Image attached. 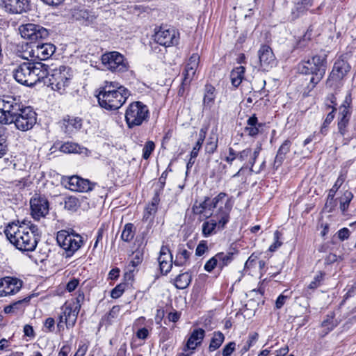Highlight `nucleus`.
<instances>
[{"label": "nucleus", "mask_w": 356, "mask_h": 356, "mask_svg": "<svg viewBox=\"0 0 356 356\" xmlns=\"http://www.w3.org/2000/svg\"><path fill=\"white\" fill-rule=\"evenodd\" d=\"M350 70V65L348 63L342 59H337L333 66L331 76L333 79L341 80L342 79Z\"/></svg>", "instance_id": "25"}, {"label": "nucleus", "mask_w": 356, "mask_h": 356, "mask_svg": "<svg viewBox=\"0 0 356 356\" xmlns=\"http://www.w3.org/2000/svg\"><path fill=\"white\" fill-rule=\"evenodd\" d=\"M149 335V331L147 328L139 329L136 332V337L140 339H146Z\"/></svg>", "instance_id": "63"}, {"label": "nucleus", "mask_w": 356, "mask_h": 356, "mask_svg": "<svg viewBox=\"0 0 356 356\" xmlns=\"http://www.w3.org/2000/svg\"><path fill=\"white\" fill-rule=\"evenodd\" d=\"M77 20L83 21L85 25L92 24L96 19L94 14L87 10H80L75 14Z\"/></svg>", "instance_id": "37"}, {"label": "nucleus", "mask_w": 356, "mask_h": 356, "mask_svg": "<svg viewBox=\"0 0 356 356\" xmlns=\"http://www.w3.org/2000/svg\"><path fill=\"white\" fill-rule=\"evenodd\" d=\"M56 241L58 245L65 250V257H72L83 244L81 235L66 230L57 232Z\"/></svg>", "instance_id": "9"}, {"label": "nucleus", "mask_w": 356, "mask_h": 356, "mask_svg": "<svg viewBox=\"0 0 356 356\" xmlns=\"http://www.w3.org/2000/svg\"><path fill=\"white\" fill-rule=\"evenodd\" d=\"M218 262V267L222 269L225 266H227L233 260L234 253L229 252H219L216 254Z\"/></svg>", "instance_id": "39"}, {"label": "nucleus", "mask_w": 356, "mask_h": 356, "mask_svg": "<svg viewBox=\"0 0 356 356\" xmlns=\"http://www.w3.org/2000/svg\"><path fill=\"white\" fill-rule=\"evenodd\" d=\"M56 51V47L51 43H33L28 47L22 54V58L33 60H45L51 57Z\"/></svg>", "instance_id": "11"}, {"label": "nucleus", "mask_w": 356, "mask_h": 356, "mask_svg": "<svg viewBox=\"0 0 356 356\" xmlns=\"http://www.w3.org/2000/svg\"><path fill=\"white\" fill-rule=\"evenodd\" d=\"M328 108H332V111H330L327 115L326 118L325 119L323 125L321 128V133L323 134V129H325L328 127V125L331 123V122L333 120L334 118V111H336V108L334 106H328Z\"/></svg>", "instance_id": "52"}, {"label": "nucleus", "mask_w": 356, "mask_h": 356, "mask_svg": "<svg viewBox=\"0 0 356 356\" xmlns=\"http://www.w3.org/2000/svg\"><path fill=\"white\" fill-rule=\"evenodd\" d=\"M200 58V56L197 54H193L189 58L185 70L183 72V84L187 85L191 81L198 67Z\"/></svg>", "instance_id": "22"}, {"label": "nucleus", "mask_w": 356, "mask_h": 356, "mask_svg": "<svg viewBox=\"0 0 356 356\" xmlns=\"http://www.w3.org/2000/svg\"><path fill=\"white\" fill-rule=\"evenodd\" d=\"M191 254L192 252L187 250L184 245H179L176 258L174 261L175 265L178 266L186 265Z\"/></svg>", "instance_id": "31"}, {"label": "nucleus", "mask_w": 356, "mask_h": 356, "mask_svg": "<svg viewBox=\"0 0 356 356\" xmlns=\"http://www.w3.org/2000/svg\"><path fill=\"white\" fill-rule=\"evenodd\" d=\"M215 88L211 85L205 86V92L203 98V109L210 110L214 104L216 98Z\"/></svg>", "instance_id": "30"}, {"label": "nucleus", "mask_w": 356, "mask_h": 356, "mask_svg": "<svg viewBox=\"0 0 356 356\" xmlns=\"http://www.w3.org/2000/svg\"><path fill=\"white\" fill-rule=\"evenodd\" d=\"M124 284H120L117 285L111 292V296L113 298H120L124 291Z\"/></svg>", "instance_id": "57"}, {"label": "nucleus", "mask_w": 356, "mask_h": 356, "mask_svg": "<svg viewBox=\"0 0 356 356\" xmlns=\"http://www.w3.org/2000/svg\"><path fill=\"white\" fill-rule=\"evenodd\" d=\"M339 110H340L339 119H346V120H350V115H351L350 109L346 108V107H344V108L340 107Z\"/></svg>", "instance_id": "62"}, {"label": "nucleus", "mask_w": 356, "mask_h": 356, "mask_svg": "<svg viewBox=\"0 0 356 356\" xmlns=\"http://www.w3.org/2000/svg\"><path fill=\"white\" fill-rule=\"evenodd\" d=\"M4 233L9 241L21 251L32 252L37 246L38 228L31 222H10L6 226Z\"/></svg>", "instance_id": "1"}, {"label": "nucleus", "mask_w": 356, "mask_h": 356, "mask_svg": "<svg viewBox=\"0 0 356 356\" xmlns=\"http://www.w3.org/2000/svg\"><path fill=\"white\" fill-rule=\"evenodd\" d=\"M337 325L338 322L334 319V314L333 313L327 314L321 324L322 327L325 330V334L332 330Z\"/></svg>", "instance_id": "40"}, {"label": "nucleus", "mask_w": 356, "mask_h": 356, "mask_svg": "<svg viewBox=\"0 0 356 356\" xmlns=\"http://www.w3.org/2000/svg\"><path fill=\"white\" fill-rule=\"evenodd\" d=\"M30 300V297L25 298L22 300H19L13 302V304L8 305L4 307V312L6 314H10L15 312L16 310H19L22 309V305L25 302H28Z\"/></svg>", "instance_id": "44"}, {"label": "nucleus", "mask_w": 356, "mask_h": 356, "mask_svg": "<svg viewBox=\"0 0 356 356\" xmlns=\"http://www.w3.org/2000/svg\"><path fill=\"white\" fill-rule=\"evenodd\" d=\"M236 344L234 341L227 343L222 350V356H231L236 350Z\"/></svg>", "instance_id": "53"}, {"label": "nucleus", "mask_w": 356, "mask_h": 356, "mask_svg": "<svg viewBox=\"0 0 356 356\" xmlns=\"http://www.w3.org/2000/svg\"><path fill=\"white\" fill-rule=\"evenodd\" d=\"M209 140L207 143L206 150L207 152L213 153L218 147V138L216 137H210Z\"/></svg>", "instance_id": "55"}, {"label": "nucleus", "mask_w": 356, "mask_h": 356, "mask_svg": "<svg viewBox=\"0 0 356 356\" xmlns=\"http://www.w3.org/2000/svg\"><path fill=\"white\" fill-rule=\"evenodd\" d=\"M80 307L78 302L65 303L61 307L67 328L72 327L75 325Z\"/></svg>", "instance_id": "21"}, {"label": "nucleus", "mask_w": 356, "mask_h": 356, "mask_svg": "<svg viewBox=\"0 0 356 356\" xmlns=\"http://www.w3.org/2000/svg\"><path fill=\"white\" fill-rule=\"evenodd\" d=\"M134 237V225L131 223H127L124 225L121 234V238L126 242L131 241Z\"/></svg>", "instance_id": "45"}, {"label": "nucleus", "mask_w": 356, "mask_h": 356, "mask_svg": "<svg viewBox=\"0 0 356 356\" xmlns=\"http://www.w3.org/2000/svg\"><path fill=\"white\" fill-rule=\"evenodd\" d=\"M120 312V307L119 305L113 306L107 315V319L111 321L113 318H117Z\"/></svg>", "instance_id": "59"}, {"label": "nucleus", "mask_w": 356, "mask_h": 356, "mask_svg": "<svg viewBox=\"0 0 356 356\" xmlns=\"http://www.w3.org/2000/svg\"><path fill=\"white\" fill-rule=\"evenodd\" d=\"M291 146V142L289 140H286L279 147L273 163L274 169L277 170L282 165L286 154L290 151Z\"/></svg>", "instance_id": "28"}, {"label": "nucleus", "mask_w": 356, "mask_h": 356, "mask_svg": "<svg viewBox=\"0 0 356 356\" xmlns=\"http://www.w3.org/2000/svg\"><path fill=\"white\" fill-rule=\"evenodd\" d=\"M94 183L88 179L81 178L78 176H72L67 179L65 187L70 191L81 193L88 192L93 189Z\"/></svg>", "instance_id": "20"}, {"label": "nucleus", "mask_w": 356, "mask_h": 356, "mask_svg": "<svg viewBox=\"0 0 356 356\" xmlns=\"http://www.w3.org/2000/svg\"><path fill=\"white\" fill-rule=\"evenodd\" d=\"M232 207L230 200L227 199L224 206L219 207L218 210L211 216V219L202 223V232L204 236L208 237L225 227L230 219L229 214Z\"/></svg>", "instance_id": "5"}, {"label": "nucleus", "mask_w": 356, "mask_h": 356, "mask_svg": "<svg viewBox=\"0 0 356 356\" xmlns=\"http://www.w3.org/2000/svg\"><path fill=\"white\" fill-rule=\"evenodd\" d=\"M30 204L31 215L36 220L44 218L49 213V202L44 197H33L31 199Z\"/></svg>", "instance_id": "19"}, {"label": "nucleus", "mask_w": 356, "mask_h": 356, "mask_svg": "<svg viewBox=\"0 0 356 356\" xmlns=\"http://www.w3.org/2000/svg\"><path fill=\"white\" fill-rule=\"evenodd\" d=\"M225 339V335L221 332H214L209 346V352H213L218 349L224 342Z\"/></svg>", "instance_id": "35"}, {"label": "nucleus", "mask_w": 356, "mask_h": 356, "mask_svg": "<svg viewBox=\"0 0 356 356\" xmlns=\"http://www.w3.org/2000/svg\"><path fill=\"white\" fill-rule=\"evenodd\" d=\"M337 235L339 238L343 241L349 237L350 231L347 228H343L338 231Z\"/></svg>", "instance_id": "64"}, {"label": "nucleus", "mask_w": 356, "mask_h": 356, "mask_svg": "<svg viewBox=\"0 0 356 356\" xmlns=\"http://www.w3.org/2000/svg\"><path fill=\"white\" fill-rule=\"evenodd\" d=\"M349 120H346V119H339V122H338V129H339V133L342 136H344L345 134H346V127L349 122Z\"/></svg>", "instance_id": "58"}, {"label": "nucleus", "mask_w": 356, "mask_h": 356, "mask_svg": "<svg viewBox=\"0 0 356 356\" xmlns=\"http://www.w3.org/2000/svg\"><path fill=\"white\" fill-rule=\"evenodd\" d=\"M19 32L23 38L30 40L31 43L39 39L45 38L49 35L45 28L34 24L20 26Z\"/></svg>", "instance_id": "14"}, {"label": "nucleus", "mask_w": 356, "mask_h": 356, "mask_svg": "<svg viewBox=\"0 0 356 356\" xmlns=\"http://www.w3.org/2000/svg\"><path fill=\"white\" fill-rule=\"evenodd\" d=\"M23 282L16 277H5L0 279V297L12 296L19 291Z\"/></svg>", "instance_id": "17"}, {"label": "nucleus", "mask_w": 356, "mask_h": 356, "mask_svg": "<svg viewBox=\"0 0 356 356\" xmlns=\"http://www.w3.org/2000/svg\"><path fill=\"white\" fill-rule=\"evenodd\" d=\"M192 277L188 272L179 274L175 280V285L179 289H185L191 282Z\"/></svg>", "instance_id": "34"}, {"label": "nucleus", "mask_w": 356, "mask_h": 356, "mask_svg": "<svg viewBox=\"0 0 356 356\" xmlns=\"http://www.w3.org/2000/svg\"><path fill=\"white\" fill-rule=\"evenodd\" d=\"M245 68L243 66H238L232 70L230 74L232 84L234 87H238L244 79Z\"/></svg>", "instance_id": "33"}, {"label": "nucleus", "mask_w": 356, "mask_h": 356, "mask_svg": "<svg viewBox=\"0 0 356 356\" xmlns=\"http://www.w3.org/2000/svg\"><path fill=\"white\" fill-rule=\"evenodd\" d=\"M149 118V111L147 106L140 101L129 104L124 113V120L129 129L141 126L148 122Z\"/></svg>", "instance_id": "7"}, {"label": "nucleus", "mask_w": 356, "mask_h": 356, "mask_svg": "<svg viewBox=\"0 0 356 356\" xmlns=\"http://www.w3.org/2000/svg\"><path fill=\"white\" fill-rule=\"evenodd\" d=\"M346 175H347L346 170H343L340 172L338 179H337V181L334 183L332 188L329 191L328 199L332 200L334 198V196L336 192L338 191V189L341 186V185L345 181V180L346 179Z\"/></svg>", "instance_id": "38"}, {"label": "nucleus", "mask_w": 356, "mask_h": 356, "mask_svg": "<svg viewBox=\"0 0 356 356\" xmlns=\"http://www.w3.org/2000/svg\"><path fill=\"white\" fill-rule=\"evenodd\" d=\"M16 105L18 106L13 113H8L6 117H2L3 124H9L14 123L15 127L22 131H28L36 123V113L29 106L24 107L19 102V99L15 98Z\"/></svg>", "instance_id": "4"}, {"label": "nucleus", "mask_w": 356, "mask_h": 356, "mask_svg": "<svg viewBox=\"0 0 356 356\" xmlns=\"http://www.w3.org/2000/svg\"><path fill=\"white\" fill-rule=\"evenodd\" d=\"M235 159H237L236 152L232 147H229V155L225 157V160L231 165Z\"/></svg>", "instance_id": "61"}, {"label": "nucleus", "mask_w": 356, "mask_h": 356, "mask_svg": "<svg viewBox=\"0 0 356 356\" xmlns=\"http://www.w3.org/2000/svg\"><path fill=\"white\" fill-rule=\"evenodd\" d=\"M311 32L312 29L310 28L308 29L307 31L302 36L301 39H300L296 44L297 48L304 49L308 46V44L311 40Z\"/></svg>", "instance_id": "47"}, {"label": "nucleus", "mask_w": 356, "mask_h": 356, "mask_svg": "<svg viewBox=\"0 0 356 356\" xmlns=\"http://www.w3.org/2000/svg\"><path fill=\"white\" fill-rule=\"evenodd\" d=\"M208 247L207 245V243L204 241H202L198 244V245L196 248L195 250V254L197 256H202L205 253V252L207 250Z\"/></svg>", "instance_id": "60"}, {"label": "nucleus", "mask_w": 356, "mask_h": 356, "mask_svg": "<svg viewBox=\"0 0 356 356\" xmlns=\"http://www.w3.org/2000/svg\"><path fill=\"white\" fill-rule=\"evenodd\" d=\"M261 150V145L258 146L254 149V151L251 148H246L241 152H237V159L241 162H244V164L241 166L240 170L234 175L237 177L240 174L241 171L244 168H250V170H252V168L255 163V161Z\"/></svg>", "instance_id": "15"}, {"label": "nucleus", "mask_w": 356, "mask_h": 356, "mask_svg": "<svg viewBox=\"0 0 356 356\" xmlns=\"http://www.w3.org/2000/svg\"><path fill=\"white\" fill-rule=\"evenodd\" d=\"M263 126L262 123L259 122L257 116L253 115L248 119L245 131L250 136L254 137L259 134Z\"/></svg>", "instance_id": "29"}, {"label": "nucleus", "mask_w": 356, "mask_h": 356, "mask_svg": "<svg viewBox=\"0 0 356 356\" xmlns=\"http://www.w3.org/2000/svg\"><path fill=\"white\" fill-rule=\"evenodd\" d=\"M99 90L97 95L98 102L101 107L106 110L119 109L130 95L126 88L115 81H106Z\"/></svg>", "instance_id": "2"}, {"label": "nucleus", "mask_w": 356, "mask_h": 356, "mask_svg": "<svg viewBox=\"0 0 356 356\" xmlns=\"http://www.w3.org/2000/svg\"><path fill=\"white\" fill-rule=\"evenodd\" d=\"M205 334V331L203 329L199 328L195 329L191 333L188 338L186 346L184 348V350H194L196 347L200 345L203 340Z\"/></svg>", "instance_id": "26"}, {"label": "nucleus", "mask_w": 356, "mask_h": 356, "mask_svg": "<svg viewBox=\"0 0 356 356\" xmlns=\"http://www.w3.org/2000/svg\"><path fill=\"white\" fill-rule=\"evenodd\" d=\"M154 41L164 47L177 45L179 40V33L175 29L161 27L154 35Z\"/></svg>", "instance_id": "13"}, {"label": "nucleus", "mask_w": 356, "mask_h": 356, "mask_svg": "<svg viewBox=\"0 0 356 356\" xmlns=\"http://www.w3.org/2000/svg\"><path fill=\"white\" fill-rule=\"evenodd\" d=\"M158 261L162 273L167 274L170 272L172 266V256L167 246L161 247Z\"/></svg>", "instance_id": "23"}, {"label": "nucleus", "mask_w": 356, "mask_h": 356, "mask_svg": "<svg viewBox=\"0 0 356 356\" xmlns=\"http://www.w3.org/2000/svg\"><path fill=\"white\" fill-rule=\"evenodd\" d=\"M65 132L71 134L79 131L83 125V120L79 117L67 115L63 119Z\"/></svg>", "instance_id": "27"}, {"label": "nucleus", "mask_w": 356, "mask_h": 356, "mask_svg": "<svg viewBox=\"0 0 356 356\" xmlns=\"http://www.w3.org/2000/svg\"><path fill=\"white\" fill-rule=\"evenodd\" d=\"M79 207V201L78 198L74 196H68L65 197L64 207L68 211H74Z\"/></svg>", "instance_id": "43"}, {"label": "nucleus", "mask_w": 356, "mask_h": 356, "mask_svg": "<svg viewBox=\"0 0 356 356\" xmlns=\"http://www.w3.org/2000/svg\"><path fill=\"white\" fill-rule=\"evenodd\" d=\"M353 197V195L351 192L346 191L344 193L340 202V208L343 212L346 211Z\"/></svg>", "instance_id": "46"}, {"label": "nucleus", "mask_w": 356, "mask_h": 356, "mask_svg": "<svg viewBox=\"0 0 356 356\" xmlns=\"http://www.w3.org/2000/svg\"><path fill=\"white\" fill-rule=\"evenodd\" d=\"M216 266H218V262L215 255L206 262L204 268L206 271L211 272Z\"/></svg>", "instance_id": "56"}, {"label": "nucleus", "mask_w": 356, "mask_h": 356, "mask_svg": "<svg viewBox=\"0 0 356 356\" xmlns=\"http://www.w3.org/2000/svg\"><path fill=\"white\" fill-rule=\"evenodd\" d=\"M154 148L155 145L153 141L149 140L146 142L143 149V158L148 159Z\"/></svg>", "instance_id": "50"}, {"label": "nucleus", "mask_w": 356, "mask_h": 356, "mask_svg": "<svg viewBox=\"0 0 356 356\" xmlns=\"http://www.w3.org/2000/svg\"><path fill=\"white\" fill-rule=\"evenodd\" d=\"M18 106L15 103V97L13 96L0 97V122L3 124V118L6 117L8 113H13Z\"/></svg>", "instance_id": "24"}, {"label": "nucleus", "mask_w": 356, "mask_h": 356, "mask_svg": "<svg viewBox=\"0 0 356 356\" xmlns=\"http://www.w3.org/2000/svg\"><path fill=\"white\" fill-rule=\"evenodd\" d=\"M47 75L48 83L51 89L63 94L69 86L72 78V70L69 67L60 65L58 67L50 68Z\"/></svg>", "instance_id": "8"}, {"label": "nucleus", "mask_w": 356, "mask_h": 356, "mask_svg": "<svg viewBox=\"0 0 356 356\" xmlns=\"http://www.w3.org/2000/svg\"><path fill=\"white\" fill-rule=\"evenodd\" d=\"M82 149H83V148L81 147L80 145H79L76 143H72V142L65 143L60 147V152L67 153V154L82 153L83 152Z\"/></svg>", "instance_id": "41"}, {"label": "nucleus", "mask_w": 356, "mask_h": 356, "mask_svg": "<svg viewBox=\"0 0 356 356\" xmlns=\"http://www.w3.org/2000/svg\"><path fill=\"white\" fill-rule=\"evenodd\" d=\"M49 65L40 62H24L13 70L16 81L22 85L31 86L38 82L44 81L49 74Z\"/></svg>", "instance_id": "3"}, {"label": "nucleus", "mask_w": 356, "mask_h": 356, "mask_svg": "<svg viewBox=\"0 0 356 356\" xmlns=\"http://www.w3.org/2000/svg\"><path fill=\"white\" fill-rule=\"evenodd\" d=\"M206 134H207L206 129H204L203 128L200 129V131L199 132V138L191 152V159H195L197 156L198 152H199V151L202 147V145L204 140Z\"/></svg>", "instance_id": "42"}, {"label": "nucleus", "mask_w": 356, "mask_h": 356, "mask_svg": "<svg viewBox=\"0 0 356 356\" xmlns=\"http://www.w3.org/2000/svg\"><path fill=\"white\" fill-rule=\"evenodd\" d=\"M7 152L6 136L4 129H0V158L3 157Z\"/></svg>", "instance_id": "51"}, {"label": "nucleus", "mask_w": 356, "mask_h": 356, "mask_svg": "<svg viewBox=\"0 0 356 356\" xmlns=\"http://www.w3.org/2000/svg\"><path fill=\"white\" fill-rule=\"evenodd\" d=\"M1 6L6 13L10 15H20L30 9L29 0H1Z\"/></svg>", "instance_id": "16"}, {"label": "nucleus", "mask_w": 356, "mask_h": 356, "mask_svg": "<svg viewBox=\"0 0 356 356\" xmlns=\"http://www.w3.org/2000/svg\"><path fill=\"white\" fill-rule=\"evenodd\" d=\"M258 57L260 66L264 71H268L276 65L277 61L272 49L266 44H263L258 50Z\"/></svg>", "instance_id": "18"}, {"label": "nucleus", "mask_w": 356, "mask_h": 356, "mask_svg": "<svg viewBox=\"0 0 356 356\" xmlns=\"http://www.w3.org/2000/svg\"><path fill=\"white\" fill-rule=\"evenodd\" d=\"M281 233L279 232V231H275V233H274V243L270 245V246L269 247V249L268 250L270 251V252H275V250H277L282 244V242H281L280 241V236H281Z\"/></svg>", "instance_id": "54"}, {"label": "nucleus", "mask_w": 356, "mask_h": 356, "mask_svg": "<svg viewBox=\"0 0 356 356\" xmlns=\"http://www.w3.org/2000/svg\"><path fill=\"white\" fill-rule=\"evenodd\" d=\"M325 273L322 272H319L314 277V280L309 283L307 288L309 289L314 290L318 288L322 281L323 280Z\"/></svg>", "instance_id": "48"}, {"label": "nucleus", "mask_w": 356, "mask_h": 356, "mask_svg": "<svg viewBox=\"0 0 356 356\" xmlns=\"http://www.w3.org/2000/svg\"><path fill=\"white\" fill-rule=\"evenodd\" d=\"M226 197L227 194L225 193H220L212 200L206 197L203 202H195L192 207L193 213L195 215H202L206 218H209L213 214L209 211L213 209H218L219 207L224 205L223 200Z\"/></svg>", "instance_id": "10"}, {"label": "nucleus", "mask_w": 356, "mask_h": 356, "mask_svg": "<svg viewBox=\"0 0 356 356\" xmlns=\"http://www.w3.org/2000/svg\"><path fill=\"white\" fill-rule=\"evenodd\" d=\"M159 191L156 192V195L152 199V203L146 207L143 214V220L147 221L149 219L152 220L154 215L156 213L157 211V205L159 202Z\"/></svg>", "instance_id": "32"}, {"label": "nucleus", "mask_w": 356, "mask_h": 356, "mask_svg": "<svg viewBox=\"0 0 356 356\" xmlns=\"http://www.w3.org/2000/svg\"><path fill=\"white\" fill-rule=\"evenodd\" d=\"M327 69V56L315 55L298 65V71L302 74L312 75L310 83L315 87L323 78Z\"/></svg>", "instance_id": "6"}, {"label": "nucleus", "mask_w": 356, "mask_h": 356, "mask_svg": "<svg viewBox=\"0 0 356 356\" xmlns=\"http://www.w3.org/2000/svg\"><path fill=\"white\" fill-rule=\"evenodd\" d=\"M102 63L105 67L113 72H125L129 68L128 62L121 54L117 51L103 54Z\"/></svg>", "instance_id": "12"}, {"label": "nucleus", "mask_w": 356, "mask_h": 356, "mask_svg": "<svg viewBox=\"0 0 356 356\" xmlns=\"http://www.w3.org/2000/svg\"><path fill=\"white\" fill-rule=\"evenodd\" d=\"M311 6L302 4L296 1H294V6L291 9V17L293 20L304 15Z\"/></svg>", "instance_id": "36"}, {"label": "nucleus", "mask_w": 356, "mask_h": 356, "mask_svg": "<svg viewBox=\"0 0 356 356\" xmlns=\"http://www.w3.org/2000/svg\"><path fill=\"white\" fill-rule=\"evenodd\" d=\"M133 254H134V257L129 263V267H131V268H134L136 266H138L143 261V254L139 251L134 252ZM133 270H134V269H131V268L129 269L130 272H131Z\"/></svg>", "instance_id": "49"}]
</instances>
